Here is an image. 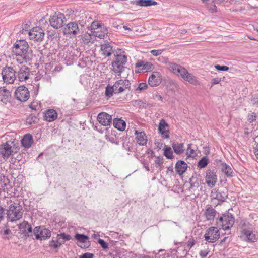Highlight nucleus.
<instances>
[{
    "mask_svg": "<svg viewBox=\"0 0 258 258\" xmlns=\"http://www.w3.org/2000/svg\"><path fill=\"white\" fill-rule=\"evenodd\" d=\"M28 48V44L24 40L17 41L14 44L12 52L16 56L20 57V59L17 58V61L20 64L29 60V57L27 55Z\"/></svg>",
    "mask_w": 258,
    "mask_h": 258,
    "instance_id": "1",
    "label": "nucleus"
},
{
    "mask_svg": "<svg viewBox=\"0 0 258 258\" xmlns=\"http://www.w3.org/2000/svg\"><path fill=\"white\" fill-rule=\"evenodd\" d=\"M170 69L173 73L182 77L184 81L194 85L199 84L196 77L192 74L189 73L185 68L175 63H171Z\"/></svg>",
    "mask_w": 258,
    "mask_h": 258,
    "instance_id": "2",
    "label": "nucleus"
},
{
    "mask_svg": "<svg viewBox=\"0 0 258 258\" xmlns=\"http://www.w3.org/2000/svg\"><path fill=\"white\" fill-rule=\"evenodd\" d=\"M10 206L7 211V217L10 222H15L22 218L23 210L22 206L19 203L9 201Z\"/></svg>",
    "mask_w": 258,
    "mask_h": 258,
    "instance_id": "3",
    "label": "nucleus"
},
{
    "mask_svg": "<svg viewBox=\"0 0 258 258\" xmlns=\"http://www.w3.org/2000/svg\"><path fill=\"white\" fill-rule=\"evenodd\" d=\"M16 64L11 63L10 66L3 68L2 71V76L3 81L7 84H12L17 78Z\"/></svg>",
    "mask_w": 258,
    "mask_h": 258,
    "instance_id": "4",
    "label": "nucleus"
},
{
    "mask_svg": "<svg viewBox=\"0 0 258 258\" xmlns=\"http://www.w3.org/2000/svg\"><path fill=\"white\" fill-rule=\"evenodd\" d=\"M115 60L112 62L113 71L120 76L124 70V65L127 61V57L124 54H114Z\"/></svg>",
    "mask_w": 258,
    "mask_h": 258,
    "instance_id": "5",
    "label": "nucleus"
},
{
    "mask_svg": "<svg viewBox=\"0 0 258 258\" xmlns=\"http://www.w3.org/2000/svg\"><path fill=\"white\" fill-rule=\"evenodd\" d=\"M18 150L12 142L8 141L0 145V154L4 159H7L13 156L18 152Z\"/></svg>",
    "mask_w": 258,
    "mask_h": 258,
    "instance_id": "6",
    "label": "nucleus"
},
{
    "mask_svg": "<svg viewBox=\"0 0 258 258\" xmlns=\"http://www.w3.org/2000/svg\"><path fill=\"white\" fill-rule=\"evenodd\" d=\"M219 222L221 223L222 228L224 230L230 229L235 223V218L229 212L224 213L219 217Z\"/></svg>",
    "mask_w": 258,
    "mask_h": 258,
    "instance_id": "7",
    "label": "nucleus"
},
{
    "mask_svg": "<svg viewBox=\"0 0 258 258\" xmlns=\"http://www.w3.org/2000/svg\"><path fill=\"white\" fill-rule=\"evenodd\" d=\"M16 76L18 80L23 82L29 78L30 70L25 65L16 64Z\"/></svg>",
    "mask_w": 258,
    "mask_h": 258,
    "instance_id": "8",
    "label": "nucleus"
},
{
    "mask_svg": "<svg viewBox=\"0 0 258 258\" xmlns=\"http://www.w3.org/2000/svg\"><path fill=\"white\" fill-rule=\"evenodd\" d=\"M34 234L36 239L45 240L51 237V232L42 226L36 227L34 229Z\"/></svg>",
    "mask_w": 258,
    "mask_h": 258,
    "instance_id": "9",
    "label": "nucleus"
},
{
    "mask_svg": "<svg viewBox=\"0 0 258 258\" xmlns=\"http://www.w3.org/2000/svg\"><path fill=\"white\" fill-rule=\"evenodd\" d=\"M63 32L64 35L76 36L80 33V28L76 22H70L64 26Z\"/></svg>",
    "mask_w": 258,
    "mask_h": 258,
    "instance_id": "10",
    "label": "nucleus"
},
{
    "mask_svg": "<svg viewBox=\"0 0 258 258\" xmlns=\"http://www.w3.org/2000/svg\"><path fill=\"white\" fill-rule=\"evenodd\" d=\"M45 35L44 30L39 27H34L29 32V36L30 40L36 42H41Z\"/></svg>",
    "mask_w": 258,
    "mask_h": 258,
    "instance_id": "11",
    "label": "nucleus"
},
{
    "mask_svg": "<svg viewBox=\"0 0 258 258\" xmlns=\"http://www.w3.org/2000/svg\"><path fill=\"white\" fill-rule=\"evenodd\" d=\"M220 233L217 228L211 227L209 228L204 235L205 240L208 242L214 243L219 238Z\"/></svg>",
    "mask_w": 258,
    "mask_h": 258,
    "instance_id": "12",
    "label": "nucleus"
},
{
    "mask_svg": "<svg viewBox=\"0 0 258 258\" xmlns=\"http://www.w3.org/2000/svg\"><path fill=\"white\" fill-rule=\"evenodd\" d=\"M66 19L64 14L61 13H55L49 19L50 25L55 29L61 28Z\"/></svg>",
    "mask_w": 258,
    "mask_h": 258,
    "instance_id": "13",
    "label": "nucleus"
},
{
    "mask_svg": "<svg viewBox=\"0 0 258 258\" xmlns=\"http://www.w3.org/2000/svg\"><path fill=\"white\" fill-rule=\"evenodd\" d=\"M15 96L18 100L25 102L29 98V91L24 86H20L15 91Z\"/></svg>",
    "mask_w": 258,
    "mask_h": 258,
    "instance_id": "14",
    "label": "nucleus"
},
{
    "mask_svg": "<svg viewBox=\"0 0 258 258\" xmlns=\"http://www.w3.org/2000/svg\"><path fill=\"white\" fill-rule=\"evenodd\" d=\"M77 242L76 244L81 248H87L90 247L91 243L89 241V237L83 234L77 233L74 236Z\"/></svg>",
    "mask_w": 258,
    "mask_h": 258,
    "instance_id": "15",
    "label": "nucleus"
},
{
    "mask_svg": "<svg viewBox=\"0 0 258 258\" xmlns=\"http://www.w3.org/2000/svg\"><path fill=\"white\" fill-rule=\"evenodd\" d=\"M115 94L123 92L126 89L130 90L131 83L127 79L119 80L116 81L114 84Z\"/></svg>",
    "mask_w": 258,
    "mask_h": 258,
    "instance_id": "16",
    "label": "nucleus"
},
{
    "mask_svg": "<svg viewBox=\"0 0 258 258\" xmlns=\"http://www.w3.org/2000/svg\"><path fill=\"white\" fill-rule=\"evenodd\" d=\"M205 180L208 186L211 187H214L217 181V176L216 174V172L214 170H207Z\"/></svg>",
    "mask_w": 258,
    "mask_h": 258,
    "instance_id": "17",
    "label": "nucleus"
},
{
    "mask_svg": "<svg viewBox=\"0 0 258 258\" xmlns=\"http://www.w3.org/2000/svg\"><path fill=\"white\" fill-rule=\"evenodd\" d=\"M169 125L163 119L160 120L158 125V133L161 134L164 139H168L169 136Z\"/></svg>",
    "mask_w": 258,
    "mask_h": 258,
    "instance_id": "18",
    "label": "nucleus"
},
{
    "mask_svg": "<svg viewBox=\"0 0 258 258\" xmlns=\"http://www.w3.org/2000/svg\"><path fill=\"white\" fill-rule=\"evenodd\" d=\"M242 236L244 240L249 242H254L257 240L255 234L253 231V227L252 225H250L248 229H243Z\"/></svg>",
    "mask_w": 258,
    "mask_h": 258,
    "instance_id": "19",
    "label": "nucleus"
},
{
    "mask_svg": "<svg viewBox=\"0 0 258 258\" xmlns=\"http://www.w3.org/2000/svg\"><path fill=\"white\" fill-rule=\"evenodd\" d=\"M162 79V76L159 72H153L149 77L148 84L151 87L157 86L161 83Z\"/></svg>",
    "mask_w": 258,
    "mask_h": 258,
    "instance_id": "20",
    "label": "nucleus"
},
{
    "mask_svg": "<svg viewBox=\"0 0 258 258\" xmlns=\"http://www.w3.org/2000/svg\"><path fill=\"white\" fill-rule=\"evenodd\" d=\"M97 120L102 125H109L112 120V116L109 114L102 112L98 114L97 116Z\"/></svg>",
    "mask_w": 258,
    "mask_h": 258,
    "instance_id": "21",
    "label": "nucleus"
},
{
    "mask_svg": "<svg viewBox=\"0 0 258 258\" xmlns=\"http://www.w3.org/2000/svg\"><path fill=\"white\" fill-rule=\"evenodd\" d=\"M135 66L139 68L142 67V68L136 70L135 72L136 73H140L141 71L147 72L152 70L154 68V65L151 62H145L144 61L138 62L136 63Z\"/></svg>",
    "mask_w": 258,
    "mask_h": 258,
    "instance_id": "22",
    "label": "nucleus"
},
{
    "mask_svg": "<svg viewBox=\"0 0 258 258\" xmlns=\"http://www.w3.org/2000/svg\"><path fill=\"white\" fill-rule=\"evenodd\" d=\"M211 197L213 199H216L218 201V204L224 202L227 197V195L224 192H220L216 189H212L211 194Z\"/></svg>",
    "mask_w": 258,
    "mask_h": 258,
    "instance_id": "23",
    "label": "nucleus"
},
{
    "mask_svg": "<svg viewBox=\"0 0 258 258\" xmlns=\"http://www.w3.org/2000/svg\"><path fill=\"white\" fill-rule=\"evenodd\" d=\"M43 114L44 120L48 122L53 121L58 116L57 112L53 109H49L46 110Z\"/></svg>",
    "mask_w": 258,
    "mask_h": 258,
    "instance_id": "24",
    "label": "nucleus"
},
{
    "mask_svg": "<svg viewBox=\"0 0 258 258\" xmlns=\"http://www.w3.org/2000/svg\"><path fill=\"white\" fill-rule=\"evenodd\" d=\"M188 167L187 164L183 160H178L175 166V169L179 175H182L187 170Z\"/></svg>",
    "mask_w": 258,
    "mask_h": 258,
    "instance_id": "25",
    "label": "nucleus"
},
{
    "mask_svg": "<svg viewBox=\"0 0 258 258\" xmlns=\"http://www.w3.org/2000/svg\"><path fill=\"white\" fill-rule=\"evenodd\" d=\"M136 141L141 146H145L147 142V138L144 132H139L137 130L135 131Z\"/></svg>",
    "mask_w": 258,
    "mask_h": 258,
    "instance_id": "26",
    "label": "nucleus"
},
{
    "mask_svg": "<svg viewBox=\"0 0 258 258\" xmlns=\"http://www.w3.org/2000/svg\"><path fill=\"white\" fill-rule=\"evenodd\" d=\"M219 166L221 168L222 172H223L227 177L234 176V173L231 166L226 163L220 161Z\"/></svg>",
    "mask_w": 258,
    "mask_h": 258,
    "instance_id": "27",
    "label": "nucleus"
},
{
    "mask_svg": "<svg viewBox=\"0 0 258 258\" xmlns=\"http://www.w3.org/2000/svg\"><path fill=\"white\" fill-rule=\"evenodd\" d=\"M19 229L24 234L25 236H29V233H32V228L30 224L27 221H24L22 223L19 224Z\"/></svg>",
    "mask_w": 258,
    "mask_h": 258,
    "instance_id": "28",
    "label": "nucleus"
},
{
    "mask_svg": "<svg viewBox=\"0 0 258 258\" xmlns=\"http://www.w3.org/2000/svg\"><path fill=\"white\" fill-rule=\"evenodd\" d=\"M112 51V47L109 43H105L100 45V52L105 57L110 56Z\"/></svg>",
    "mask_w": 258,
    "mask_h": 258,
    "instance_id": "29",
    "label": "nucleus"
},
{
    "mask_svg": "<svg viewBox=\"0 0 258 258\" xmlns=\"http://www.w3.org/2000/svg\"><path fill=\"white\" fill-rule=\"evenodd\" d=\"M131 4H135L141 7H147L157 5V2L154 0H136L132 1Z\"/></svg>",
    "mask_w": 258,
    "mask_h": 258,
    "instance_id": "30",
    "label": "nucleus"
},
{
    "mask_svg": "<svg viewBox=\"0 0 258 258\" xmlns=\"http://www.w3.org/2000/svg\"><path fill=\"white\" fill-rule=\"evenodd\" d=\"M11 96V92L4 87L0 90V101L6 104Z\"/></svg>",
    "mask_w": 258,
    "mask_h": 258,
    "instance_id": "31",
    "label": "nucleus"
},
{
    "mask_svg": "<svg viewBox=\"0 0 258 258\" xmlns=\"http://www.w3.org/2000/svg\"><path fill=\"white\" fill-rule=\"evenodd\" d=\"M76 51L77 50L73 47H69L64 54L65 59L71 60H76L78 58L77 55L75 54Z\"/></svg>",
    "mask_w": 258,
    "mask_h": 258,
    "instance_id": "32",
    "label": "nucleus"
},
{
    "mask_svg": "<svg viewBox=\"0 0 258 258\" xmlns=\"http://www.w3.org/2000/svg\"><path fill=\"white\" fill-rule=\"evenodd\" d=\"M172 147L174 152L177 155L182 154L184 151L183 143L174 142L172 144Z\"/></svg>",
    "mask_w": 258,
    "mask_h": 258,
    "instance_id": "33",
    "label": "nucleus"
},
{
    "mask_svg": "<svg viewBox=\"0 0 258 258\" xmlns=\"http://www.w3.org/2000/svg\"><path fill=\"white\" fill-rule=\"evenodd\" d=\"M33 142L32 136L30 134H26L24 136L21 140V143L25 148H29L31 146Z\"/></svg>",
    "mask_w": 258,
    "mask_h": 258,
    "instance_id": "34",
    "label": "nucleus"
},
{
    "mask_svg": "<svg viewBox=\"0 0 258 258\" xmlns=\"http://www.w3.org/2000/svg\"><path fill=\"white\" fill-rule=\"evenodd\" d=\"M113 124L115 128L121 131H124L126 127V122L124 120L117 118L114 119Z\"/></svg>",
    "mask_w": 258,
    "mask_h": 258,
    "instance_id": "35",
    "label": "nucleus"
},
{
    "mask_svg": "<svg viewBox=\"0 0 258 258\" xmlns=\"http://www.w3.org/2000/svg\"><path fill=\"white\" fill-rule=\"evenodd\" d=\"M216 211L212 207H209L206 209L205 213L206 218L208 220H213L215 217Z\"/></svg>",
    "mask_w": 258,
    "mask_h": 258,
    "instance_id": "36",
    "label": "nucleus"
},
{
    "mask_svg": "<svg viewBox=\"0 0 258 258\" xmlns=\"http://www.w3.org/2000/svg\"><path fill=\"white\" fill-rule=\"evenodd\" d=\"M9 183V180L7 177L3 176L2 177H1L0 179L1 191L2 192L5 191V189L7 188V186L10 185Z\"/></svg>",
    "mask_w": 258,
    "mask_h": 258,
    "instance_id": "37",
    "label": "nucleus"
},
{
    "mask_svg": "<svg viewBox=\"0 0 258 258\" xmlns=\"http://www.w3.org/2000/svg\"><path fill=\"white\" fill-rule=\"evenodd\" d=\"M163 154L167 159H172L174 158L173 151L170 147L168 146L167 145H165L164 148H163Z\"/></svg>",
    "mask_w": 258,
    "mask_h": 258,
    "instance_id": "38",
    "label": "nucleus"
},
{
    "mask_svg": "<svg viewBox=\"0 0 258 258\" xmlns=\"http://www.w3.org/2000/svg\"><path fill=\"white\" fill-rule=\"evenodd\" d=\"M53 238L49 242V246L51 248L57 249L64 242L60 241V240L57 238L55 240H54Z\"/></svg>",
    "mask_w": 258,
    "mask_h": 258,
    "instance_id": "39",
    "label": "nucleus"
},
{
    "mask_svg": "<svg viewBox=\"0 0 258 258\" xmlns=\"http://www.w3.org/2000/svg\"><path fill=\"white\" fill-rule=\"evenodd\" d=\"M209 163V160L207 156L203 157L198 162L197 166L201 169L205 168Z\"/></svg>",
    "mask_w": 258,
    "mask_h": 258,
    "instance_id": "40",
    "label": "nucleus"
},
{
    "mask_svg": "<svg viewBox=\"0 0 258 258\" xmlns=\"http://www.w3.org/2000/svg\"><path fill=\"white\" fill-rule=\"evenodd\" d=\"M191 144H189L188 145V147L187 148L186 153L187 157L194 158L197 156V153H196L194 149L191 148Z\"/></svg>",
    "mask_w": 258,
    "mask_h": 258,
    "instance_id": "41",
    "label": "nucleus"
},
{
    "mask_svg": "<svg viewBox=\"0 0 258 258\" xmlns=\"http://www.w3.org/2000/svg\"><path fill=\"white\" fill-rule=\"evenodd\" d=\"M39 120L38 117L35 114H31L26 119V122L29 125L36 123Z\"/></svg>",
    "mask_w": 258,
    "mask_h": 258,
    "instance_id": "42",
    "label": "nucleus"
},
{
    "mask_svg": "<svg viewBox=\"0 0 258 258\" xmlns=\"http://www.w3.org/2000/svg\"><path fill=\"white\" fill-rule=\"evenodd\" d=\"M113 93L115 94L114 85L112 86L107 85L105 89V95L108 97H110L113 95Z\"/></svg>",
    "mask_w": 258,
    "mask_h": 258,
    "instance_id": "43",
    "label": "nucleus"
},
{
    "mask_svg": "<svg viewBox=\"0 0 258 258\" xmlns=\"http://www.w3.org/2000/svg\"><path fill=\"white\" fill-rule=\"evenodd\" d=\"M82 39L85 44H88L91 41L92 37L90 34L86 33L82 35Z\"/></svg>",
    "mask_w": 258,
    "mask_h": 258,
    "instance_id": "44",
    "label": "nucleus"
},
{
    "mask_svg": "<svg viewBox=\"0 0 258 258\" xmlns=\"http://www.w3.org/2000/svg\"><path fill=\"white\" fill-rule=\"evenodd\" d=\"M57 238L59 240H60L61 239H62L64 241H69L71 239V235H70L69 234H66L64 233H62L57 234Z\"/></svg>",
    "mask_w": 258,
    "mask_h": 258,
    "instance_id": "45",
    "label": "nucleus"
},
{
    "mask_svg": "<svg viewBox=\"0 0 258 258\" xmlns=\"http://www.w3.org/2000/svg\"><path fill=\"white\" fill-rule=\"evenodd\" d=\"M155 163L156 167H161L163 166V158L162 157H156L155 160Z\"/></svg>",
    "mask_w": 258,
    "mask_h": 258,
    "instance_id": "46",
    "label": "nucleus"
},
{
    "mask_svg": "<svg viewBox=\"0 0 258 258\" xmlns=\"http://www.w3.org/2000/svg\"><path fill=\"white\" fill-rule=\"evenodd\" d=\"M148 85L146 83H141L138 85V87L136 89V91L139 92L142 90L147 88Z\"/></svg>",
    "mask_w": 258,
    "mask_h": 258,
    "instance_id": "47",
    "label": "nucleus"
},
{
    "mask_svg": "<svg viewBox=\"0 0 258 258\" xmlns=\"http://www.w3.org/2000/svg\"><path fill=\"white\" fill-rule=\"evenodd\" d=\"M257 115L255 113L250 112L248 113L247 119L251 123L256 120Z\"/></svg>",
    "mask_w": 258,
    "mask_h": 258,
    "instance_id": "48",
    "label": "nucleus"
},
{
    "mask_svg": "<svg viewBox=\"0 0 258 258\" xmlns=\"http://www.w3.org/2000/svg\"><path fill=\"white\" fill-rule=\"evenodd\" d=\"M251 102L253 105L258 106V93L252 95Z\"/></svg>",
    "mask_w": 258,
    "mask_h": 258,
    "instance_id": "49",
    "label": "nucleus"
},
{
    "mask_svg": "<svg viewBox=\"0 0 258 258\" xmlns=\"http://www.w3.org/2000/svg\"><path fill=\"white\" fill-rule=\"evenodd\" d=\"M98 242L103 249H106L108 248V244L104 240L99 239Z\"/></svg>",
    "mask_w": 258,
    "mask_h": 258,
    "instance_id": "50",
    "label": "nucleus"
},
{
    "mask_svg": "<svg viewBox=\"0 0 258 258\" xmlns=\"http://www.w3.org/2000/svg\"><path fill=\"white\" fill-rule=\"evenodd\" d=\"M163 51H164V49H158V50L153 49L150 51V53L153 55L157 56L161 55L163 53Z\"/></svg>",
    "mask_w": 258,
    "mask_h": 258,
    "instance_id": "51",
    "label": "nucleus"
},
{
    "mask_svg": "<svg viewBox=\"0 0 258 258\" xmlns=\"http://www.w3.org/2000/svg\"><path fill=\"white\" fill-rule=\"evenodd\" d=\"M215 68L218 71H227L229 69V67L226 66H220L218 64L215 66Z\"/></svg>",
    "mask_w": 258,
    "mask_h": 258,
    "instance_id": "52",
    "label": "nucleus"
},
{
    "mask_svg": "<svg viewBox=\"0 0 258 258\" xmlns=\"http://www.w3.org/2000/svg\"><path fill=\"white\" fill-rule=\"evenodd\" d=\"M195 180H197L196 178L192 176L191 178H190L189 182L190 184V187H197L199 185V183L196 182V181H195Z\"/></svg>",
    "mask_w": 258,
    "mask_h": 258,
    "instance_id": "53",
    "label": "nucleus"
},
{
    "mask_svg": "<svg viewBox=\"0 0 258 258\" xmlns=\"http://www.w3.org/2000/svg\"><path fill=\"white\" fill-rule=\"evenodd\" d=\"M213 4L212 6L208 7V9L211 13H215L217 12V8L215 4V3H213Z\"/></svg>",
    "mask_w": 258,
    "mask_h": 258,
    "instance_id": "54",
    "label": "nucleus"
},
{
    "mask_svg": "<svg viewBox=\"0 0 258 258\" xmlns=\"http://www.w3.org/2000/svg\"><path fill=\"white\" fill-rule=\"evenodd\" d=\"M158 60L160 61V62H162V63L167 64L168 63H169V67L171 65V63H170L169 62V60L167 57H163V56H160L158 58Z\"/></svg>",
    "mask_w": 258,
    "mask_h": 258,
    "instance_id": "55",
    "label": "nucleus"
},
{
    "mask_svg": "<svg viewBox=\"0 0 258 258\" xmlns=\"http://www.w3.org/2000/svg\"><path fill=\"white\" fill-rule=\"evenodd\" d=\"M196 243L195 240L193 238H190L189 240L187 242V246L188 248L190 249L192 247H193Z\"/></svg>",
    "mask_w": 258,
    "mask_h": 258,
    "instance_id": "56",
    "label": "nucleus"
},
{
    "mask_svg": "<svg viewBox=\"0 0 258 258\" xmlns=\"http://www.w3.org/2000/svg\"><path fill=\"white\" fill-rule=\"evenodd\" d=\"M209 252V250L208 249L201 250L200 252V255L201 257L204 258L207 256Z\"/></svg>",
    "mask_w": 258,
    "mask_h": 258,
    "instance_id": "57",
    "label": "nucleus"
},
{
    "mask_svg": "<svg viewBox=\"0 0 258 258\" xmlns=\"http://www.w3.org/2000/svg\"><path fill=\"white\" fill-rule=\"evenodd\" d=\"M94 254L91 253H85L79 256V258H94Z\"/></svg>",
    "mask_w": 258,
    "mask_h": 258,
    "instance_id": "58",
    "label": "nucleus"
},
{
    "mask_svg": "<svg viewBox=\"0 0 258 258\" xmlns=\"http://www.w3.org/2000/svg\"><path fill=\"white\" fill-rule=\"evenodd\" d=\"M221 81V79L219 78H214L211 81V84L212 85L218 84Z\"/></svg>",
    "mask_w": 258,
    "mask_h": 258,
    "instance_id": "59",
    "label": "nucleus"
},
{
    "mask_svg": "<svg viewBox=\"0 0 258 258\" xmlns=\"http://www.w3.org/2000/svg\"><path fill=\"white\" fill-rule=\"evenodd\" d=\"M4 217V209L0 206V222L3 220Z\"/></svg>",
    "mask_w": 258,
    "mask_h": 258,
    "instance_id": "60",
    "label": "nucleus"
},
{
    "mask_svg": "<svg viewBox=\"0 0 258 258\" xmlns=\"http://www.w3.org/2000/svg\"><path fill=\"white\" fill-rule=\"evenodd\" d=\"M125 149L127 150L129 152H134L135 151V148L133 147V146H130L127 144L126 146H124Z\"/></svg>",
    "mask_w": 258,
    "mask_h": 258,
    "instance_id": "61",
    "label": "nucleus"
},
{
    "mask_svg": "<svg viewBox=\"0 0 258 258\" xmlns=\"http://www.w3.org/2000/svg\"><path fill=\"white\" fill-rule=\"evenodd\" d=\"M253 152L256 157L257 158V159H258V144H256V146L254 147Z\"/></svg>",
    "mask_w": 258,
    "mask_h": 258,
    "instance_id": "62",
    "label": "nucleus"
},
{
    "mask_svg": "<svg viewBox=\"0 0 258 258\" xmlns=\"http://www.w3.org/2000/svg\"><path fill=\"white\" fill-rule=\"evenodd\" d=\"M228 0H213V3H216L217 4H221L222 3H223L224 2H227Z\"/></svg>",
    "mask_w": 258,
    "mask_h": 258,
    "instance_id": "63",
    "label": "nucleus"
},
{
    "mask_svg": "<svg viewBox=\"0 0 258 258\" xmlns=\"http://www.w3.org/2000/svg\"><path fill=\"white\" fill-rule=\"evenodd\" d=\"M11 233V230L9 229H6L3 231L4 235H8Z\"/></svg>",
    "mask_w": 258,
    "mask_h": 258,
    "instance_id": "64",
    "label": "nucleus"
}]
</instances>
